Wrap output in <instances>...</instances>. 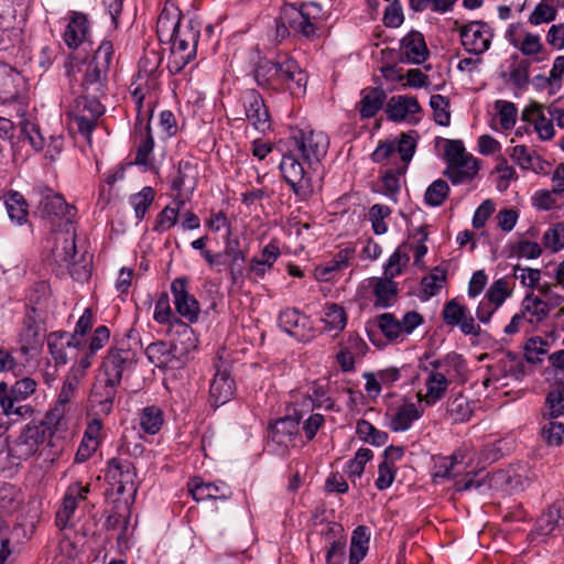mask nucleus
Here are the masks:
<instances>
[{
	"mask_svg": "<svg viewBox=\"0 0 564 564\" xmlns=\"http://www.w3.org/2000/svg\"><path fill=\"white\" fill-rule=\"evenodd\" d=\"M562 300V296H557L555 303L550 305L546 300H543L533 293H529L522 300L520 311L527 316L529 323L535 327V325L540 324L547 317L552 307L561 303Z\"/></svg>",
	"mask_w": 564,
	"mask_h": 564,
	"instance_id": "bb28decb",
	"label": "nucleus"
},
{
	"mask_svg": "<svg viewBox=\"0 0 564 564\" xmlns=\"http://www.w3.org/2000/svg\"><path fill=\"white\" fill-rule=\"evenodd\" d=\"M40 199L35 207L34 215L55 221L64 219L67 226H70V219L74 216V207L68 205L63 196L54 193L50 188H40Z\"/></svg>",
	"mask_w": 564,
	"mask_h": 564,
	"instance_id": "9b49d317",
	"label": "nucleus"
},
{
	"mask_svg": "<svg viewBox=\"0 0 564 564\" xmlns=\"http://www.w3.org/2000/svg\"><path fill=\"white\" fill-rule=\"evenodd\" d=\"M391 214V209L387 205L375 204L369 210V218L372 224V229L376 235H383L387 232V225L384 219Z\"/></svg>",
	"mask_w": 564,
	"mask_h": 564,
	"instance_id": "774afa93",
	"label": "nucleus"
},
{
	"mask_svg": "<svg viewBox=\"0 0 564 564\" xmlns=\"http://www.w3.org/2000/svg\"><path fill=\"white\" fill-rule=\"evenodd\" d=\"M112 55V43L109 41L101 42L85 72L83 88L86 94L93 96L106 95L108 72Z\"/></svg>",
	"mask_w": 564,
	"mask_h": 564,
	"instance_id": "20e7f679",
	"label": "nucleus"
},
{
	"mask_svg": "<svg viewBox=\"0 0 564 564\" xmlns=\"http://www.w3.org/2000/svg\"><path fill=\"white\" fill-rule=\"evenodd\" d=\"M299 431L300 417L297 415H290L281 417L271 424L270 436L276 444L288 446L299 434Z\"/></svg>",
	"mask_w": 564,
	"mask_h": 564,
	"instance_id": "c9c22d12",
	"label": "nucleus"
},
{
	"mask_svg": "<svg viewBox=\"0 0 564 564\" xmlns=\"http://www.w3.org/2000/svg\"><path fill=\"white\" fill-rule=\"evenodd\" d=\"M75 230L67 228L65 231H56L53 235L54 247L52 248V257L58 267H64L69 274L76 280H84L89 276V265L85 262L78 265L76 261L77 248L75 241Z\"/></svg>",
	"mask_w": 564,
	"mask_h": 564,
	"instance_id": "39448f33",
	"label": "nucleus"
},
{
	"mask_svg": "<svg viewBox=\"0 0 564 564\" xmlns=\"http://www.w3.org/2000/svg\"><path fill=\"white\" fill-rule=\"evenodd\" d=\"M176 351V343L167 344L162 340L151 343L145 348L149 361L159 368H175L177 364Z\"/></svg>",
	"mask_w": 564,
	"mask_h": 564,
	"instance_id": "7c9ffc66",
	"label": "nucleus"
},
{
	"mask_svg": "<svg viewBox=\"0 0 564 564\" xmlns=\"http://www.w3.org/2000/svg\"><path fill=\"white\" fill-rule=\"evenodd\" d=\"M512 161L522 170L532 171L536 174H549L551 164L543 160L536 152L525 145H516L509 150Z\"/></svg>",
	"mask_w": 564,
	"mask_h": 564,
	"instance_id": "393cba45",
	"label": "nucleus"
},
{
	"mask_svg": "<svg viewBox=\"0 0 564 564\" xmlns=\"http://www.w3.org/2000/svg\"><path fill=\"white\" fill-rule=\"evenodd\" d=\"M324 21L322 7L315 2L302 3L300 7L285 4L282 7L276 20L275 39L283 41L292 30L308 40L317 36V32Z\"/></svg>",
	"mask_w": 564,
	"mask_h": 564,
	"instance_id": "f03ea898",
	"label": "nucleus"
},
{
	"mask_svg": "<svg viewBox=\"0 0 564 564\" xmlns=\"http://www.w3.org/2000/svg\"><path fill=\"white\" fill-rule=\"evenodd\" d=\"M47 425L50 424L46 419L41 422L28 423L10 446V455L19 460H26L35 455L47 437L50 430Z\"/></svg>",
	"mask_w": 564,
	"mask_h": 564,
	"instance_id": "0eeeda50",
	"label": "nucleus"
},
{
	"mask_svg": "<svg viewBox=\"0 0 564 564\" xmlns=\"http://www.w3.org/2000/svg\"><path fill=\"white\" fill-rule=\"evenodd\" d=\"M423 323V317L417 312L411 311L399 321L391 313H384L377 317V324L382 334L390 340L403 339Z\"/></svg>",
	"mask_w": 564,
	"mask_h": 564,
	"instance_id": "4468645a",
	"label": "nucleus"
},
{
	"mask_svg": "<svg viewBox=\"0 0 564 564\" xmlns=\"http://www.w3.org/2000/svg\"><path fill=\"white\" fill-rule=\"evenodd\" d=\"M446 275L445 271L435 268L434 271L424 276L421 282L422 293L426 297L434 296L443 286Z\"/></svg>",
	"mask_w": 564,
	"mask_h": 564,
	"instance_id": "69168bd1",
	"label": "nucleus"
},
{
	"mask_svg": "<svg viewBox=\"0 0 564 564\" xmlns=\"http://www.w3.org/2000/svg\"><path fill=\"white\" fill-rule=\"evenodd\" d=\"M387 93L380 87H366L360 91V101L357 104L362 119L373 118L383 107Z\"/></svg>",
	"mask_w": 564,
	"mask_h": 564,
	"instance_id": "473e14b6",
	"label": "nucleus"
},
{
	"mask_svg": "<svg viewBox=\"0 0 564 564\" xmlns=\"http://www.w3.org/2000/svg\"><path fill=\"white\" fill-rule=\"evenodd\" d=\"M197 169L189 161H181L178 163L177 176L173 180L172 188L177 192L181 197V191L192 192L196 186Z\"/></svg>",
	"mask_w": 564,
	"mask_h": 564,
	"instance_id": "37998d69",
	"label": "nucleus"
},
{
	"mask_svg": "<svg viewBox=\"0 0 564 564\" xmlns=\"http://www.w3.org/2000/svg\"><path fill=\"white\" fill-rule=\"evenodd\" d=\"M473 413L474 408L467 397L458 393L448 398L446 402V420L454 424L464 423L470 420Z\"/></svg>",
	"mask_w": 564,
	"mask_h": 564,
	"instance_id": "4c0bfd02",
	"label": "nucleus"
},
{
	"mask_svg": "<svg viewBox=\"0 0 564 564\" xmlns=\"http://www.w3.org/2000/svg\"><path fill=\"white\" fill-rule=\"evenodd\" d=\"M442 316L446 325L458 327L464 335L479 336L481 333L480 326L475 322L469 310L455 299L445 303Z\"/></svg>",
	"mask_w": 564,
	"mask_h": 564,
	"instance_id": "a211bd4d",
	"label": "nucleus"
},
{
	"mask_svg": "<svg viewBox=\"0 0 564 564\" xmlns=\"http://www.w3.org/2000/svg\"><path fill=\"white\" fill-rule=\"evenodd\" d=\"M487 373L488 377L484 380L485 387L506 379L521 380L525 376V364L521 356L508 351L487 366Z\"/></svg>",
	"mask_w": 564,
	"mask_h": 564,
	"instance_id": "1a4fd4ad",
	"label": "nucleus"
},
{
	"mask_svg": "<svg viewBox=\"0 0 564 564\" xmlns=\"http://www.w3.org/2000/svg\"><path fill=\"white\" fill-rule=\"evenodd\" d=\"M90 491V486H85L79 482L70 485L64 496L62 507L56 513V525L64 529L68 525L72 516L78 507V502L86 499L87 494Z\"/></svg>",
	"mask_w": 564,
	"mask_h": 564,
	"instance_id": "b1692460",
	"label": "nucleus"
},
{
	"mask_svg": "<svg viewBox=\"0 0 564 564\" xmlns=\"http://www.w3.org/2000/svg\"><path fill=\"white\" fill-rule=\"evenodd\" d=\"M23 501L22 491L14 485L0 486V512L11 513L19 509Z\"/></svg>",
	"mask_w": 564,
	"mask_h": 564,
	"instance_id": "8fccbe9b",
	"label": "nucleus"
},
{
	"mask_svg": "<svg viewBox=\"0 0 564 564\" xmlns=\"http://www.w3.org/2000/svg\"><path fill=\"white\" fill-rule=\"evenodd\" d=\"M354 249L346 248L340 250L332 260L324 265L316 268V274L318 279L328 281L332 279L333 273L340 271L348 267L350 259L352 258Z\"/></svg>",
	"mask_w": 564,
	"mask_h": 564,
	"instance_id": "de8ad7c7",
	"label": "nucleus"
},
{
	"mask_svg": "<svg viewBox=\"0 0 564 564\" xmlns=\"http://www.w3.org/2000/svg\"><path fill=\"white\" fill-rule=\"evenodd\" d=\"M373 294L376 296L375 306L389 307L392 306L398 296V284L390 278H379L373 284Z\"/></svg>",
	"mask_w": 564,
	"mask_h": 564,
	"instance_id": "79ce46f5",
	"label": "nucleus"
},
{
	"mask_svg": "<svg viewBox=\"0 0 564 564\" xmlns=\"http://www.w3.org/2000/svg\"><path fill=\"white\" fill-rule=\"evenodd\" d=\"M521 120L538 133L539 138L543 141L551 140L554 134V126L545 106L539 102H531L521 113Z\"/></svg>",
	"mask_w": 564,
	"mask_h": 564,
	"instance_id": "412c9836",
	"label": "nucleus"
},
{
	"mask_svg": "<svg viewBox=\"0 0 564 564\" xmlns=\"http://www.w3.org/2000/svg\"><path fill=\"white\" fill-rule=\"evenodd\" d=\"M163 424V413L158 406H147L140 416V426L148 434H155Z\"/></svg>",
	"mask_w": 564,
	"mask_h": 564,
	"instance_id": "4d7b16f0",
	"label": "nucleus"
},
{
	"mask_svg": "<svg viewBox=\"0 0 564 564\" xmlns=\"http://www.w3.org/2000/svg\"><path fill=\"white\" fill-rule=\"evenodd\" d=\"M421 111V107L415 97L412 96H392L387 101L386 112L389 120L400 122L405 120L410 115Z\"/></svg>",
	"mask_w": 564,
	"mask_h": 564,
	"instance_id": "72a5a7b5",
	"label": "nucleus"
},
{
	"mask_svg": "<svg viewBox=\"0 0 564 564\" xmlns=\"http://www.w3.org/2000/svg\"><path fill=\"white\" fill-rule=\"evenodd\" d=\"M119 382H110V379L99 373L90 393V402L94 408H99L102 414H109L115 402Z\"/></svg>",
	"mask_w": 564,
	"mask_h": 564,
	"instance_id": "5701e85b",
	"label": "nucleus"
},
{
	"mask_svg": "<svg viewBox=\"0 0 564 564\" xmlns=\"http://www.w3.org/2000/svg\"><path fill=\"white\" fill-rule=\"evenodd\" d=\"M552 2V0H542L538 3L529 15V22L532 25H539L554 21L557 15V8Z\"/></svg>",
	"mask_w": 564,
	"mask_h": 564,
	"instance_id": "13d9d810",
	"label": "nucleus"
},
{
	"mask_svg": "<svg viewBox=\"0 0 564 564\" xmlns=\"http://www.w3.org/2000/svg\"><path fill=\"white\" fill-rule=\"evenodd\" d=\"M356 433L360 440L375 446L384 445L389 437L386 432L377 430L370 422L366 420H359L357 422Z\"/></svg>",
	"mask_w": 564,
	"mask_h": 564,
	"instance_id": "603ef678",
	"label": "nucleus"
},
{
	"mask_svg": "<svg viewBox=\"0 0 564 564\" xmlns=\"http://www.w3.org/2000/svg\"><path fill=\"white\" fill-rule=\"evenodd\" d=\"M156 32L161 41L171 42L169 69L173 74L181 73L183 68L196 57L197 44L200 36L199 24L189 20L181 24L178 12L164 9L156 22Z\"/></svg>",
	"mask_w": 564,
	"mask_h": 564,
	"instance_id": "f257e3e1",
	"label": "nucleus"
},
{
	"mask_svg": "<svg viewBox=\"0 0 564 564\" xmlns=\"http://www.w3.org/2000/svg\"><path fill=\"white\" fill-rule=\"evenodd\" d=\"M107 476L117 486L116 490L119 495L128 494L130 497L135 495V471L130 460L112 458L108 465Z\"/></svg>",
	"mask_w": 564,
	"mask_h": 564,
	"instance_id": "aec40b11",
	"label": "nucleus"
},
{
	"mask_svg": "<svg viewBox=\"0 0 564 564\" xmlns=\"http://www.w3.org/2000/svg\"><path fill=\"white\" fill-rule=\"evenodd\" d=\"M101 97L102 96H93L84 91L82 96L75 99L68 111L78 131L88 142L91 140V132L98 119L105 113V106L101 105L99 100Z\"/></svg>",
	"mask_w": 564,
	"mask_h": 564,
	"instance_id": "423d86ee",
	"label": "nucleus"
},
{
	"mask_svg": "<svg viewBox=\"0 0 564 564\" xmlns=\"http://www.w3.org/2000/svg\"><path fill=\"white\" fill-rule=\"evenodd\" d=\"M477 173V160L471 154L457 160V162L449 163L444 171V175L453 184H460L470 181Z\"/></svg>",
	"mask_w": 564,
	"mask_h": 564,
	"instance_id": "e433bc0d",
	"label": "nucleus"
},
{
	"mask_svg": "<svg viewBox=\"0 0 564 564\" xmlns=\"http://www.w3.org/2000/svg\"><path fill=\"white\" fill-rule=\"evenodd\" d=\"M19 124L21 127V133L24 135L25 139L29 140L30 144L35 150H42L45 140L42 133L40 132L39 126L26 118L21 119Z\"/></svg>",
	"mask_w": 564,
	"mask_h": 564,
	"instance_id": "338daca9",
	"label": "nucleus"
},
{
	"mask_svg": "<svg viewBox=\"0 0 564 564\" xmlns=\"http://www.w3.org/2000/svg\"><path fill=\"white\" fill-rule=\"evenodd\" d=\"M323 321L327 329L338 333L341 332L347 324V314L343 306L332 303L326 305Z\"/></svg>",
	"mask_w": 564,
	"mask_h": 564,
	"instance_id": "864d4df0",
	"label": "nucleus"
},
{
	"mask_svg": "<svg viewBox=\"0 0 564 564\" xmlns=\"http://www.w3.org/2000/svg\"><path fill=\"white\" fill-rule=\"evenodd\" d=\"M328 145V137L322 131L293 129L288 150L302 158L310 169H316L326 155Z\"/></svg>",
	"mask_w": 564,
	"mask_h": 564,
	"instance_id": "7ed1b4c3",
	"label": "nucleus"
},
{
	"mask_svg": "<svg viewBox=\"0 0 564 564\" xmlns=\"http://www.w3.org/2000/svg\"><path fill=\"white\" fill-rule=\"evenodd\" d=\"M423 410L415 403L409 402L400 405L391 420V430L403 432L410 429L412 423L421 417Z\"/></svg>",
	"mask_w": 564,
	"mask_h": 564,
	"instance_id": "a19ab883",
	"label": "nucleus"
},
{
	"mask_svg": "<svg viewBox=\"0 0 564 564\" xmlns=\"http://www.w3.org/2000/svg\"><path fill=\"white\" fill-rule=\"evenodd\" d=\"M400 52L402 57L412 64H422L429 56L424 35L415 30L409 32L402 40Z\"/></svg>",
	"mask_w": 564,
	"mask_h": 564,
	"instance_id": "a878e982",
	"label": "nucleus"
},
{
	"mask_svg": "<svg viewBox=\"0 0 564 564\" xmlns=\"http://www.w3.org/2000/svg\"><path fill=\"white\" fill-rule=\"evenodd\" d=\"M155 197V192L152 187L145 186L139 193L130 196V204L133 207L135 218L141 220L144 218L145 213L152 205Z\"/></svg>",
	"mask_w": 564,
	"mask_h": 564,
	"instance_id": "5fc2aeb1",
	"label": "nucleus"
},
{
	"mask_svg": "<svg viewBox=\"0 0 564 564\" xmlns=\"http://www.w3.org/2000/svg\"><path fill=\"white\" fill-rule=\"evenodd\" d=\"M372 452L369 448H359L355 454V457L347 462L345 467V473L350 478L352 482L357 478H360L366 464L372 458Z\"/></svg>",
	"mask_w": 564,
	"mask_h": 564,
	"instance_id": "6e6d98bb",
	"label": "nucleus"
},
{
	"mask_svg": "<svg viewBox=\"0 0 564 564\" xmlns=\"http://www.w3.org/2000/svg\"><path fill=\"white\" fill-rule=\"evenodd\" d=\"M189 492L196 501L205 500H226L231 497L230 488L224 482H204L194 478L189 484Z\"/></svg>",
	"mask_w": 564,
	"mask_h": 564,
	"instance_id": "c756f323",
	"label": "nucleus"
},
{
	"mask_svg": "<svg viewBox=\"0 0 564 564\" xmlns=\"http://www.w3.org/2000/svg\"><path fill=\"white\" fill-rule=\"evenodd\" d=\"M78 383L79 380H77L76 377H72L69 375L66 376L55 406L51 409L45 415L48 424L57 425L64 417L66 413V406L74 398Z\"/></svg>",
	"mask_w": 564,
	"mask_h": 564,
	"instance_id": "c85d7f7f",
	"label": "nucleus"
},
{
	"mask_svg": "<svg viewBox=\"0 0 564 564\" xmlns=\"http://www.w3.org/2000/svg\"><path fill=\"white\" fill-rule=\"evenodd\" d=\"M187 283V278H176L171 284V292L176 312L189 323H194L198 319L200 308L198 301L188 292Z\"/></svg>",
	"mask_w": 564,
	"mask_h": 564,
	"instance_id": "6ab92c4d",
	"label": "nucleus"
},
{
	"mask_svg": "<svg viewBox=\"0 0 564 564\" xmlns=\"http://www.w3.org/2000/svg\"><path fill=\"white\" fill-rule=\"evenodd\" d=\"M541 427V436L544 442L550 446H560L564 442V424L553 421V419H545Z\"/></svg>",
	"mask_w": 564,
	"mask_h": 564,
	"instance_id": "052dcab7",
	"label": "nucleus"
},
{
	"mask_svg": "<svg viewBox=\"0 0 564 564\" xmlns=\"http://www.w3.org/2000/svg\"><path fill=\"white\" fill-rule=\"evenodd\" d=\"M282 329L297 340L307 341L313 336V325L308 316L296 308H286L279 315Z\"/></svg>",
	"mask_w": 564,
	"mask_h": 564,
	"instance_id": "4be33fe9",
	"label": "nucleus"
},
{
	"mask_svg": "<svg viewBox=\"0 0 564 564\" xmlns=\"http://www.w3.org/2000/svg\"><path fill=\"white\" fill-rule=\"evenodd\" d=\"M247 120L261 133L271 130V116L262 96L256 89H247L241 96Z\"/></svg>",
	"mask_w": 564,
	"mask_h": 564,
	"instance_id": "dca6fc26",
	"label": "nucleus"
},
{
	"mask_svg": "<svg viewBox=\"0 0 564 564\" xmlns=\"http://www.w3.org/2000/svg\"><path fill=\"white\" fill-rule=\"evenodd\" d=\"M453 378L454 377H449L443 372L429 371L425 379L426 391L425 393H417L419 400L425 402L427 405H434L444 398Z\"/></svg>",
	"mask_w": 564,
	"mask_h": 564,
	"instance_id": "cd10ccee",
	"label": "nucleus"
},
{
	"mask_svg": "<svg viewBox=\"0 0 564 564\" xmlns=\"http://www.w3.org/2000/svg\"><path fill=\"white\" fill-rule=\"evenodd\" d=\"M159 58L154 53L147 55L139 61L137 78L132 85V97L140 109L144 98L156 88L158 85Z\"/></svg>",
	"mask_w": 564,
	"mask_h": 564,
	"instance_id": "f8f14e48",
	"label": "nucleus"
},
{
	"mask_svg": "<svg viewBox=\"0 0 564 564\" xmlns=\"http://www.w3.org/2000/svg\"><path fill=\"white\" fill-rule=\"evenodd\" d=\"M274 64L284 89L296 97L304 95L307 85V75L300 67L299 63L288 55H278L274 59Z\"/></svg>",
	"mask_w": 564,
	"mask_h": 564,
	"instance_id": "ddd939ff",
	"label": "nucleus"
},
{
	"mask_svg": "<svg viewBox=\"0 0 564 564\" xmlns=\"http://www.w3.org/2000/svg\"><path fill=\"white\" fill-rule=\"evenodd\" d=\"M153 318L159 324H170L172 326L171 332L175 329V333L184 339L182 340L185 344L184 351H189L196 347V339L192 327L181 322L174 315L167 293L163 292L159 295L155 302Z\"/></svg>",
	"mask_w": 564,
	"mask_h": 564,
	"instance_id": "9d476101",
	"label": "nucleus"
},
{
	"mask_svg": "<svg viewBox=\"0 0 564 564\" xmlns=\"http://www.w3.org/2000/svg\"><path fill=\"white\" fill-rule=\"evenodd\" d=\"M514 283L512 279L500 278L490 284L485 296L489 302L500 307L512 295Z\"/></svg>",
	"mask_w": 564,
	"mask_h": 564,
	"instance_id": "09e8293b",
	"label": "nucleus"
},
{
	"mask_svg": "<svg viewBox=\"0 0 564 564\" xmlns=\"http://www.w3.org/2000/svg\"><path fill=\"white\" fill-rule=\"evenodd\" d=\"M295 153L288 150L280 163V170L285 182L291 186L294 194L305 199L314 192V186L310 174L304 170L302 163L299 162Z\"/></svg>",
	"mask_w": 564,
	"mask_h": 564,
	"instance_id": "6e6552de",
	"label": "nucleus"
},
{
	"mask_svg": "<svg viewBox=\"0 0 564 564\" xmlns=\"http://www.w3.org/2000/svg\"><path fill=\"white\" fill-rule=\"evenodd\" d=\"M430 106L433 109L435 122L442 127L448 126L451 122L449 101L442 95H433Z\"/></svg>",
	"mask_w": 564,
	"mask_h": 564,
	"instance_id": "0e129e2a",
	"label": "nucleus"
},
{
	"mask_svg": "<svg viewBox=\"0 0 564 564\" xmlns=\"http://www.w3.org/2000/svg\"><path fill=\"white\" fill-rule=\"evenodd\" d=\"M235 389V381L227 369L218 368L209 388L213 404L219 406L228 402L232 398Z\"/></svg>",
	"mask_w": 564,
	"mask_h": 564,
	"instance_id": "2f4dec72",
	"label": "nucleus"
},
{
	"mask_svg": "<svg viewBox=\"0 0 564 564\" xmlns=\"http://www.w3.org/2000/svg\"><path fill=\"white\" fill-rule=\"evenodd\" d=\"M184 199L176 197L174 199V206H165L156 216L153 230L158 234H163L176 225L180 212L184 205Z\"/></svg>",
	"mask_w": 564,
	"mask_h": 564,
	"instance_id": "c03bdc74",
	"label": "nucleus"
},
{
	"mask_svg": "<svg viewBox=\"0 0 564 564\" xmlns=\"http://www.w3.org/2000/svg\"><path fill=\"white\" fill-rule=\"evenodd\" d=\"M4 204L9 218L18 225H23L28 220V204L22 194L10 191L4 198Z\"/></svg>",
	"mask_w": 564,
	"mask_h": 564,
	"instance_id": "49530a36",
	"label": "nucleus"
},
{
	"mask_svg": "<svg viewBox=\"0 0 564 564\" xmlns=\"http://www.w3.org/2000/svg\"><path fill=\"white\" fill-rule=\"evenodd\" d=\"M542 242L552 252L564 249V223H556L550 227L544 232Z\"/></svg>",
	"mask_w": 564,
	"mask_h": 564,
	"instance_id": "e2e57ef3",
	"label": "nucleus"
},
{
	"mask_svg": "<svg viewBox=\"0 0 564 564\" xmlns=\"http://www.w3.org/2000/svg\"><path fill=\"white\" fill-rule=\"evenodd\" d=\"M70 345V336L66 333H52L47 337L50 354L58 365H65L67 362L65 348Z\"/></svg>",
	"mask_w": 564,
	"mask_h": 564,
	"instance_id": "3c124183",
	"label": "nucleus"
},
{
	"mask_svg": "<svg viewBox=\"0 0 564 564\" xmlns=\"http://www.w3.org/2000/svg\"><path fill=\"white\" fill-rule=\"evenodd\" d=\"M448 194V184L444 180H436L426 188L424 200L431 207H438L444 203Z\"/></svg>",
	"mask_w": 564,
	"mask_h": 564,
	"instance_id": "bf43d9fd",
	"label": "nucleus"
},
{
	"mask_svg": "<svg viewBox=\"0 0 564 564\" xmlns=\"http://www.w3.org/2000/svg\"><path fill=\"white\" fill-rule=\"evenodd\" d=\"M137 364V354L130 348L116 347L109 350L101 367L100 375L121 383L124 372L131 371Z\"/></svg>",
	"mask_w": 564,
	"mask_h": 564,
	"instance_id": "2eb2a0df",
	"label": "nucleus"
},
{
	"mask_svg": "<svg viewBox=\"0 0 564 564\" xmlns=\"http://www.w3.org/2000/svg\"><path fill=\"white\" fill-rule=\"evenodd\" d=\"M462 45L470 54L480 55L490 47L492 32L490 26L481 21H471L460 28Z\"/></svg>",
	"mask_w": 564,
	"mask_h": 564,
	"instance_id": "f3484780",
	"label": "nucleus"
},
{
	"mask_svg": "<svg viewBox=\"0 0 564 564\" xmlns=\"http://www.w3.org/2000/svg\"><path fill=\"white\" fill-rule=\"evenodd\" d=\"M495 109L498 112L500 126L503 130H510L514 127L518 117L516 105L507 100H497Z\"/></svg>",
	"mask_w": 564,
	"mask_h": 564,
	"instance_id": "680f3d73",
	"label": "nucleus"
},
{
	"mask_svg": "<svg viewBox=\"0 0 564 564\" xmlns=\"http://www.w3.org/2000/svg\"><path fill=\"white\" fill-rule=\"evenodd\" d=\"M564 414V381H557L545 399L543 419H555Z\"/></svg>",
	"mask_w": 564,
	"mask_h": 564,
	"instance_id": "a18cd8bd",
	"label": "nucleus"
},
{
	"mask_svg": "<svg viewBox=\"0 0 564 564\" xmlns=\"http://www.w3.org/2000/svg\"><path fill=\"white\" fill-rule=\"evenodd\" d=\"M423 369L427 372L437 371L456 377L465 371V361L460 355L452 352L444 358L430 360L427 365L423 366Z\"/></svg>",
	"mask_w": 564,
	"mask_h": 564,
	"instance_id": "ea45409f",
	"label": "nucleus"
},
{
	"mask_svg": "<svg viewBox=\"0 0 564 564\" xmlns=\"http://www.w3.org/2000/svg\"><path fill=\"white\" fill-rule=\"evenodd\" d=\"M254 78L257 84L262 88L273 90L284 89L274 61H260L254 69Z\"/></svg>",
	"mask_w": 564,
	"mask_h": 564,
	"instance_id": "58836bf2",
	"label": "nucleus"
},
{
	"mask_svg": "<svg viewBox=\"0 0 564 564\" xmlns=\"http://www.w3.org/2000/svg\"><path fill=\"white\" fill-rule=\"evenodd\" d=\"M88 34L87 17L80 12H72L68 24L63 34L65 44L72 48H77L84 43Z\"/></svg>",
	"mask_w": 564,
	"mask_h": 564,
	"instance_id": "f704fd0d",
	"label": "nucleus"
}]
</instances>
